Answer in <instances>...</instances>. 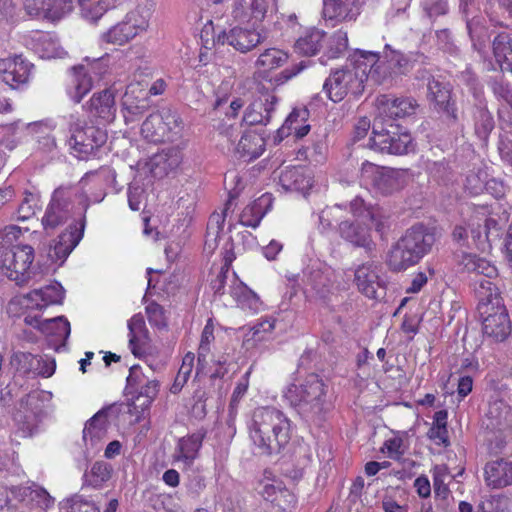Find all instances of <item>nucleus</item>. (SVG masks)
<instances>
[{
    "mask_svg": "<svg viewBox=\"0 0 512 512\" xmlns=\"http://www.w3.org/2000/svg\"><path fill=\"white\" fill-rule=\"evenodd\" d=\"M63 298V287L59 283H54L29 292L24 296V301L27 308L42 310L49 305L61 303Z\"/></svg>",
    "mask_w": 512,
    "mask_h": 512,
    "instance_id": "b1692460",
    "label": "nucleus"
},
{
    "mask_svg": "<svg viewBox=\"0 0 512 512\" xmlns=\"http://www.w3.org/2000/svg\"><path fill=\"white\" fill-rule=\"evenodd\" d=\"M72 0H46L44 18L59 20L72 10Z\"/></svg>",
    "mask_w": 512,
    "mask_h": 512,
    "instance_id": "4d7b16f0",
    "label": "nucleus"
},
{
    "mask_svg": "<svg viewBox=\"0 0 512 512\" xmlns=\"http://www.w3.org/2000/svg\"><path fill=\"white\" fill-rule=\"evenodd\" d=\"M471 244L484 249L485 242H492L502 234V226L494 218H486L484 224L479 219H473L470 225Z\"/></svg>",
    "mask_w": 512,
    "mask_h": 512,
    "instance_id": "a878e982",
    "label": "nucleus"
},
{
    "mask_svg": "<svg viewBox=\"0 0 512 512\" xmlns=\"http://www.w3.org/2000/svg\"><path fill=\"white\" fill-rule=\"evenodd\" d=\"M354 281L358 290L370 299H377L379 297L378 291L383 289V282L380 279V268L374 263L358 266L355 270Z\"/></svg>",
    "mask_w": 512,
    "mask_h": 512,
    "instance_id": "aec40b11",
    "label": "nucleus"
},
{
    "mask_svg": "<svg viewBox=\"0 0 512 512\" xmlns=\"http://www.w3.org/2000/svg\"><path fill=\"white\" fill-rule=\"evenodd\" d=\"M34 259L30 245L0 246V270L10 280L23 283Z\"/></svg>",
    "mask_w": 512,
    "mask_h": 512,
    "instance_id": "1a4fd4ad",
    "label": "nucleus"
},
{
    "mask_svg": "<svg viewBox=\"0 0 512 512\" xmlns=\"http://www.w3.org/2000/svg\"><path fill=\"white\" fill-rule=\"evenodd\" d=\"M360 181L370 185L383 195L392 194L406 184V174L402 170L380 167L365 161L360 169Z\"/></svg>",
    "mask_w": 512,
    "mask_h": 512,
    "instance_id": "6e6552de",
    "label": "nucleus"
},
{
    "mask_svg": "<svg viewBox=\"0 0 512 512\" xmlns=\"http://www.w3.org/2000/svg\"><path fill=\"white\" fill-rule=\"evenodd\" d=\"M377 52L357 49L349 57L358 71H365V81H371L376 85L383 84L390 77V66L381 61Z\"/></svg>",
    "mask_w": 512,
    "mask_h": 512,
    "instance_id": "4468645a",
    "label": "nucleus"
},
{
    "mask_svg": "<svg viewBox=\"0 0 512 512\" xmlns=\"http://www.w3.org/2000/svg\"><path fill=\"white\" fill-rule=\"evenodd\" d=\"M129 346L134 355L137 350L148 342V330L145 325L144 317L141 314L133 315L128 321Z\"/></svg>",
    "mask_w": 512,
    "mask_h": 512,
    "instance_id": "a18cd8bd",
    "label": "nucleus"
},
{
    "mask_svg": "<svg viewBox=\"0 0 512 512\" xmlns=\"http://www.w3.org/2000/svg\"><path fill=\"white\" fill-rule=\"evenodd\" d=\"M113 468L105 461H96L83 475L84 485L101 488L112 477Z\"/></svg>",
    "mask_w": 512,
    "mask_h": 512,
    "instance_id": "49530a36",
    "label": "nucleus"
},
{
    "mask_svg": "<svg viewBox=\"0 0 512 512\" xmlns=\"http://www.w3.org/2000/svg\"><path fill=\"white\" fill-rule=\"evenodd\" d=\"M485 416L489 429L502 431L512 426V407L503 399L491 400Z\"/></svg>",
    "mask_w": 512,
    "mask_h": 512,
    "instance_id": "c85d7f7f",
    "label": "nucleus"
},
{
    "mask_svg": "<svg viewBox=\"0 0 512 512\" xmlns=\"http://www.w3.org/2000/svg\"><path fill=\"white\" fill-rule=\"evenodd\" d=\"M183 159L178 147H168L150 158V172L155 178H163L177 170Z\"/></svg>",
    "mask_w": 512,
    "mask_h": 512,
    "instance_id": "412c9836",
    "label": "nucleus"
},
{
    "mask_svg": "<svg viewBox=\"0 0 512 512\" xmlns=\"http://www.w3.org/2000/svg\"><path fill=\"white\" fill-rule=\"evenodd\" d=\"M37 50L42 58H60L64 55L63 48L50 34L41 33L37 38Z\"/></svg>",
    "mask_w": 512,
    "mask_h": 512,
    "instance_id": "603ef678",
    "label": "nucleus"
},
{
    "mask_svg": "<svg viewBox=\"0 0 512 512\" xmlns=\"http://www.w3.org/2000/svg\"><path fill=\"white\" fill-rule=\"evenodd\" d=\"M308 117L309 111L306 108L293 109L279 129V133L282 135L294 134L296 138H303L310 131V125L306 124Z\"/></svg>",
    "mask_w": 512,
    "mask_h": 512,
    "instance_id": "58836bf2",
    "label": "nucleus"
},
{
    "mask_svg": "<svg viewBox=\"0 0 512 512\" xmlns=\"http://www.w3.org/2000/svg\"><path fill=\"white\" fill-rule=\"evenodd\" d=\"M483 316V332L496 341L505 340L511 332V325L505 307L502 304L494 306Z\"/></svg>",
    "mask_w": 512,
    "mask_h": 512,
    "instance_id": "a211bd4d",
    "label": "nucleus"
},
{
    "mask_svg": "<svg viewBox=\"0 0 512 512\" xmlns=\"http://www.w3.org/2000/svg\"><path fill=\"white\" fill-rule=\"evenodd\" d=\"M328 385L317 374H309L299 384H291L284 398L307 420L319 419L330 408Z\"/></svg>",
    "mask_w": 512,
    "mask_h": 512,
    "instance_id": "20e7f679",
    "label": "nucleus"
},
{
    "mask_svg": "<svg viewBox=\"0 0 512 512\" xmlns=\"http://www.w3.org/2000/svg\"><path fill=\"white\" fill-rule=\"evenodd\" d=\"M69 145L80 159L88 158L98 148L105 144L107 134L96 126H88L77 115L68 116Z\"/></svg>",
    "mask_w": 512,
    "mask_h": 512,
    "instance_id": "0eeeda50",
    "label": "nucleus"
},
{
    "mask_svg": "<svg viewBox=\"0 0 512 512\" xmlns=\"http://www.w3.org/2000/svg\"><path fill=\"white\" fill-rule=\"evenodd\" d=\"M264 151V138L252 131L245 132L235 147V155L247 162L259 158Z\"/></svg>",
    "mask_w": 512,
    "mask_h": 512,
    "instance_id": "473e14b6",
    "label": "nucleus"
},
{
    "mask_svg": "<svg viewBox=\"0 0 512 512\" xmlns=\"http://www.w3.org/2000/svg\"><path fill=\"white\" fill-rule=\"evenodd\" d=\"M272 205L271 194L265 193L247 205L240 214L239 221L243 226L256 228Z\"/></svg>",
    "mask_w": 512,
    "mask_h": 512,
    "instance_id": "f704fd0d",
    "label": "nucleus"
},
{
    "mask_svg": "<svg viewBox=\"0 0 512 512\" xmlns=\"http://www.w3.org/2000/svg\"><path fill=\"white\" fill-rule=\"evenodd\" d=\"M377 117L375 121L383 123L394 122L398 118L414 115L418 108L416 100L410 97H393L391 95H379L375 101Z\"/></svg>",
    "mask_w": 512,
    "mask_h": 512,
    "instance_id": "ddd939ff",
    "label": "nucleus"
},
{
    "mask_svg": "<svg viewBox=\"0 0 512 512\" xmlns=\"http://www.w3.org/2000/svg\"><path fill=\"white\" fill-rule=\"evenodd\" d=\"M434 497L438 509L446 512L453 500L452 492L448 487L447 479L452 478L445 465H436L432 470Z\"/></svg>",
    "mask_w": 512,
    "mask_h": 512,
    "instance_id": "bb28decb",
    "label": "nucleus"
},
{
    "mask_svg": "<svg viewBox=\"0 0 512 512\" xmlns=\"http://www.w3.org/2000/svg\"><path fill=\"white\" fill-rule=\"evenodd\" d=\"M264 37L256 30L240 26L233 27L228 32L220 31L213 39L215 44H228L241 53H247L262 43Z\"/></svg>",
    "mask_w": 512,
    "mask_h": 512,
    "instance_id": "2eb2a0df",
    "label": "nucleus"
},
{
    "mask_svg": "<svg viewBox=\"0 0 512 512\" xmlns=\"http://www.w3.org/2000/svg\"><path fill=\"white\" fill-rule=\"evenodd\" d=\"M325 33L319 29H311L301 36L295 43L296 50L304 55L312 56L319 52L323 46Z\"/></svg>",
    "mask_w": 512,
    "mask_h": 512,
    "instance_id": "09e8293b",
    "label": "nucleus"
},
{
    "mask_svg": "<svg viewBox=\"0 0 512 512\" xmlns=\"http://www.w3.org/2000/svg\"><path fill=\"white\" fill-rule=\"evenodd\" d=\"M44 397L43 391L34 390L19 400L13 418L24 437L37 432L44 417Z\"/></svg>",
    "mask_w": 512,
    "mask_h": 512,
    "instance_id": "9d476101",
    "label": "nucleus"
},
{
    "mask_svg": "<svg viewBox=\"0 0 512 512\" xmlns=\"http://www.w3.org/2000/svg\"><path fill=\"white\" fill-rule=\"evenodd\" d=\"M203 438L204 434L198 432L179 439L174 453L175 460L191 465L198 456Z\"/></svg>",
    "mask_w": 512,
    "mask_h": 512,
    "instance_id": "4c0bfd02",
    "label": "nucleus"
},
{
    "mask_svg": "<svg viewBox=\"0 0 512 512\" xmlns=\"http://www.w3.org/2000/svg\"><path fill=\"white\" fill-rule=\"evenodd\" d=\"M459 264L467 272L476 273L486 278H494L498 273L497 268L490 261L471 253H462Z\"/></svg>",
    "mask_w": 512,
    "mask_h": 512,
    "instance_id": "37998d69",
    "label": "nucleus"
},
{
    "mask_svg": "<svg viewBox=\"0 0 512 512\" xmlns=\"http://www.w3.org/2000/svg\"><path fill=\"white\" fill-rule=\"evenodd\" d=\"M494 128L491 113L484 107L477 108L475 114V133L481 140H486Z\"/></svg>",
    "mask_w": 512,
    "mask_h": 512,
    "instance_id": "5fc2aeb1",
    "label": "nucleus"
},
{
    "mask_svg": "<svg viewBox=\"0 0 512 512\" xmlns=\"http://www.w3.org/2000/svg\"><path fill=\"white\" fill-rule=\"evenodd\" d=\"M146 199L144 188L138 184L133 183L128 188V204L131 210L139 211Z\"/></svg>",
    "mask_w": 512,
    "mask_h": 512,
    "instance_id": "774afa93",
    "label": "nucleus"
},
{
    "mask_svg": "<svg viewBox=\"0 0 512 512\" xmlns=\"http://www.w3.org/2000/svg\"><path fill=\"white\" fill-rule=\"evenodd\" d=\"M230 294L242 310L257 313L261 309L259 296L242 282L233 285Z\"/></svg>",
    "mask_w": 512,
    "mask_h": 512,
    "instance_id": "79ce46f5",
    "label": "nucleus"
},
{
    "mask_svg": "<svg viewBox=\"0 0 512 512\" xmlns=\"http://www.w3.org/2000/svg\"><path fill=\"white\" fill-rule=\"evenodd\" d=\"M492 49L497 63L512 71V38L508 33H499L492 42Z\"/></svg>",
    "mask_w": 512,
    "mask_h": 512,
    "instance_id": "de8ad7c7",
    "label": "nucleus"
},
{
    "mask_svg": "<svg viewBox=\"0 0 512 512\" xmlns=\"http://www.w3.org/2000/svg\"><path fill=\"white\" fill-rule=\"evenodd\" d=\"M112 406L100 409L90 418L83 429V440L87 448H97L106 437L108 430V414Z\"/></svg>",
    "mask_w": 512,
    "mask_h": 512,
    "instance_id": "5701e85b",
    "label": "nucleus"
},
{
    "mask_svg": "<svg viewBox=\"0 0 512 512\" xmlns=\"http://www.w3.org/2000/svg\"><path fill=\"white\" fill-rule=\"evenodd\" d=\"M361 10V0H328L324 4V14L329 19L352 21Z\"/></svg>",
    "mask_w": 512,
    "mask_h": 512,
    "instance_id": "2f4dec72",
    "label": "nucleus"
},
{
    "mask_svg": "<svg viewBox=\"0 0 512 512\" xmlns=\"http://www.w3.org/2000/svg\"><path fill=\"white\" fill-rule=\"evenodd\" d=\"M213 340L214 329L209 320L201 334V340L198 348V366H204V363L206 362V357L210 352V344L213 342ZM198 370L199 367H197V371Z\"/></svg>",
    "mask_w": 512,
    "mask_h": 512,
    "instance_id": "e2e57ef3",
    "label": "nucleus"
},
{
    "mask_svg": "<svg viewBox=\"0 0 512 512\" xmlns=\"http://www.w3.org/2000/svg\"><path fill=\"white\" fill-rule=\"evenodd\" d=\"M40 361L36 356L29 352H15L11 356V365L20 375H28L31 372H38L39 374L50 377L54 373L55 365L53 364L51 367H46L45 369H40Z\"/></svg>",
    "mask_w": 512,
    "mask_h": 512,
    "instance_id": "c9c22d12",
    "label": "nucleus"
},
{
    "mask_svg": "<svg viewBox=\"0 0 512 512\" xmlns=\"http://www.w3.org/2000/svg\"><path fill=\"white\" fill-rule=\"evenodd\" d=\"M331 271L319 267H308L303 273V283L305 291L325 297L332 285Z\"/></svg>",
    "mask_w": 512,
    "mask_h": 512,
    "instance_id": "72a5a7b5",
    "label": "nucleus"
},
{
    "mask_svg": "<svg viewBox=\"0 0 512 512\" xmlns=\"http://www.w3.org/2000/svg\"><path fill=\"white\" fill-rule=\"evenodd\" d=\"M365 77V71H358L357 66L350 61V65L330 73L324 81L323 91L334 103L341 102L349 94L359 97L364 91Z\"/></svg>",
    "mask_w": 512,
    "mask_h": 512,
    "instance_id": "423d86ee",
    "label": "nucleus"
},
{
    "mask_svg": "<svg viewBox=\"0 0 512 512\" xmlns=\"http://www.w3.org/2000/svg\"><path fill=\"white\" fill-rule=\"evenodd\" d=\"M144 376L141 374V368L138 365H134L129 369V375L127 377V386L133 388L140 386L139 396L145 398L144 405H150L154 398L157 396L159 391V383L156 380H147L144 384Z\"/></svg>",
    "mask_w": 512,
    "mask_h": 512,
    "instance_id": "e433bc0d",
    "label": "nucleus"
},
{
    "mask_svg": "<svg viewBox=\"0 0 512 512\" xmlns=\"http://www.w3.org/2000/svg\"><path fill=\"white\" fill-rule=\"evenodd\" d=\"M280 183L289 191H304L311 187V178L306 176L302 167H292L281 172Z\"/></svg>",
    "mask_w": 512,
    "mask_h": 512,
    "instance_id": "c03bdc74",
    "label": "nucleus"
},
{
    "mask_svg": "<svg viewBox=\"0 0 512 512\" xmlns=\"http://www.w3.org/2000/svg\"><path fill=\"white\" fill-rule=\"evenodd\" d=\"M21 491L22 496L28 498L31 502H34L42 509H47L54 503V499L41 487H26Z\"/></svg>",
    "mask_w": 512,
    "mask_h": 512,
    "instance_id": "bf43d9fd",
    "label": "nucleus"
},
{
    "mask_svg": "<svg viewBox=\"0 0 512 512\" xmlns=\"http://www.w3.org/2000/svg\"><path fill=\"white\" fill-rule=\"evenodd\" d=\"M40 208V196L36 193L26 191L17 210V220L25 221L36 214Z\"/></svg>",
    "mask_w": 512,
    "mask_h": 512,
    "instance_id": "864d4df0",
    "label": "nucleus"
},
{
    "mask_svg": "<svg viewBox=\"0 0 512 512\" xmlns=\"http://www.w3.org/2000/svg\"><path fill=\"white\" fill-rule=\"evenodd\" d=\"M436 242L435 232L418 223L410 227L395 242L388 253L387 264L392 271H404L420 262L431 252Z\"/></svg>",
    "mask_w": 512,
    "mask_h": 512,
    "instance_id": "7ed1b4c3",
    "label": "nucleus"
},
{
    "mask_svg": "<svg viewBox=\"0 0 512 512\" xmlns=\"http://www.w3.org/2000/svg\"><path fill=\"white\" fill-rule=\"evenodd\" d=\"M249 437L259 454H279L289 443L292 423L288 416L273 406L256 408L248 425Z\"/></svg>",
    "mask_w": 512,
    "mask_h": 512,
    "instance_id": "f03ea898",
    "label": "nucleus"
},
{
    "mask_svg": "<svg viewBox=\"0 0 512 512\" xmlns=\"http://www.w3.org/2000/svg\"><path fill=\"white\" fill-rule=\"evenodd\" d=\"M33 64L22 56H15L0 62V77L11 88L16 89L29 81Z\"/></svg>",
    "mask_w": 512,
    "mask_h": 512,
    "instance_id": "f3484780",
    "label": "nucleus"
},
{
    "mask_svg": "<svg viewBox=\"0 0 512 512\" xmlns=\"http://www.w3.org/2000/svg\"><path fill=\"white\" fill-rule=\"evenodd\" d=\"M258 493L278 511H290L296 503V496L281 481L265 480L258 484Z\"/></svg>",
    "mask_w": 512,
    "mask_h": 512,
    "instance_id": "dca6fc26",
    "label": "nucleus"
},
{
    "mask_svg": "<svg viewBox=\"0 0 512 512\" xmlns=\"http://www.w3.org/2000/svg\"><path fill=\"white\" fill-rule=\"evenodd\" d=\"M348 48L347 32L338 30L329 38L327 46V55L329 58H337L341 56Z\"/></svg>",
    "mask_w": 512,
    "mask_h": 512,
    "instance_id": "680f3d73",
    "label": "nucleus"
},
{
    "mask_svg": "<svg viewBox=\"0 0 512 512\" xmlns=\"http://www.w3.org/2000/svg\"><path fill=\"white\" fill-rule=\"evenodd\" d=\"M428 99L434 104L435 109L444 113L447 118L456 122L458 119L454 103L451 102V90L447 84L435 78L429 80Z\"/></svg>",
    "mask_w": 512,
    "mask_h": 512,
    "instance_id": "4be33fe9",
    "label": "nucleus"
},
{
    "mask_svg": "<svg viewBox=\"0 0 512 512\" xmlns=\"http://www.w3.org/2000/svg\"><path fill=\"white\" fill-rule=\"evenodd\" d=\"M230 201L225 204L221 213L214 212L208 221L206 235L220 238L226 220V212L229 209Z\"/></svg>",
    "mask_w": 512,
    "mask_h": 512,
    "instance_id": "69168bd1",
    "label": "nucleus"
},
{
    "mask_svg": "<svg viewBox=\"0 0 512 512\" xmlns=\"http://www.w3.org/2000/svg\"><path fill=\"white\" fill-rule=\"evenodd\" d=\"M484 476L486 484L493 489L512 485V462L504 459L488 462Z\"/></svg>",
    "mask_w": 512,
    "mask_h": 512,
    "instance_id": "cd10ccee",
    "label": "nucleus"
},
{
    "mask_svg": "<svg viewBox=\"0 0 512 512\" xmlns=\"http://www.w3.org/2000/svg\"><path fill=\"white\" fill-rule=\"evenodd\" d=\"M71 70L72 87L69 89L68 93L74 102L79 103L91 90L93 82L88 68L84 65L75 66Z\"/></svg>",
    "mask_w": 512,
    "mask_h": 512,
    "instance_id": "a19ab883",
    "label": "nucleus"
},
{
    "mask_svg": "<svg viewBox=\"0 0 512 512\" xmlns=\"http://www.w3.org/2000/svg\"><path fill=\"white\" fill-rule=\"evenodd\" d=\"M338 233L342 239L356 247L369 249L372 244L370 228L358 221H341Z\"/></svg>",
    "mask_w": 512,
    "mask_h": 512,
    "instance_id": "7c9ffc66",
    "label": "nucleus"
},
{
    "mask_svg": "<svg viewBox=\"0 0 512 512\" xmlns=\"http://www.w3.org/2000/svg\"><path fill=\"white\" fill-rule=\"evenodd\" d=\"M92 117L111 122L116 116L115 95L111 89L94 93L86 106Z\"/></svg>",
    "mask_w": 512,
    "mask_h": 512,
    "instance_id": "393cba45",
    "label": "nucleus"
},
{
    "mask_svg": "<svg viewBox=\"0 0 512 512\" xmlns=\"http://www.w3.org/2000/svg\"><path fill=\"white\" fill-rule=\"evenodd\" d=\"M156 116L160 118L159 130H162V134H164L166 130L173 131L181 124V119L177 112L170 108H163L156 112Z\"/></svg>",
    "mask_w": 512,
    "mask_h": 512,
    "instance_id": "0e129e2a",
    "label": "nucleus"
},
{
    "mask_svg": "<svg viewBox=\"0 0 512 512\" xmlns=\"http://www.w3.org/2000/svg\"><path fill=\"white\" fill-rule=\"evenodd\" d=\"M389 62L390 69H397L400 73H406L411 68L412 58L400 51L393 50L389 45H385L383 56Z\"/></svg>",
    "mask_w": 512,
    "mask_h": 512,
    "instance_id": "6e6d98bb",
    "label": "nucleus"
},
{
    "mask_svg": "<svg viewBox=\"0 0 512 512\" xmlns=\"http://www.w3.org/2000/svg\"><path fill=\"white\" fill-rule=\"evenodd\" d=\"M88 206L86 196L77 187L61 186L54 190L42 217V225L46 232H50L69 222L54 246L58 259L65 260L81 241Z\"/></svg>",
    "mask_w": 512,
    "mask_h": 512,
    "instance_id": "f257e3e1",
    "label": "nucleus"
},
{
    "mask_svg": "<svg viewBox=\"0 0 512 512\" xmlns=\"http://www.w3.org/2000/svg\"><path fill=\"white\" fill-rule=\"evenodd\" d=\"M491 279L483 277L474 282V290L479 300L478 310L481 315L488 313L490 309H494V306L502 304L499 289Z\"/></svg>",
    "mask_w": 512,
    "mask_h": 512,
    "instance_id": "c756f323",
    "label": "nucleus"
},
{
    "mask_svg": "<svg viewBox=\"0 0 512 512\" xmlns=\"http://www.w3.org/2000/svg\"><path fill=\"white\" fill-rule=\"evenodd\" d=\"M24 322L26 325L38 328L46 334L54 333V330H56L55 333L58 336H64L65 338L70 334V323L63 316L41 321L38 316L26 315Z\"/></svg>",
    "mask_w": 512,
    "mask_h": 512,
    "instance_id": "ea45409f",
    "label": "nucleus"
},
{
    "mask_svg": "<svg viewBox=\"0 0 512 512\" xmlns=\"http://www.w3.org/2000/svg\"><path fill=\"white\" fill-rule=\"evenodd\" d=\"M489 87L498 101H502L512 107V85L502 77L490 80Z\"/></svg>",
    "mask_w": 512,
    "mask_h": 512,
    "instance_id": "052dcab7",
    "label": "nucleus"
},
{
    "mask_svg": "<svg viewBox=\"0 0 512 512\" xmlns=\"http://www.w3.org/2000/svg\"><path fill=\"white\" fill-rule=\"evenodd\" d=\"M369 147L381 153L403 155L414 150L411 134L400 125L375 121Z\"/></svg>",
    "mask_w": 512,
    "mask_h": 512,
    "instance_id": "39448f33",
    "label": "nucleus"
},
{
    "mask_svg": "<svg viewBox=\"0 0 512 512\" xmlns=\"http://www.w3.org/2000/svg\"><path fill=\"white\" fill-rule=\"evenodd\" d=\"M257 97L246 108L243 121L250 126L270 123L278 105V97L263 84L257 85Z\"/></svg>",
    "mask_w": 512,
    "mask_h": 512,
    "instance_id": "9b49d317",
    "label": "nucleus"
},
{
    "mask_svg": "<svg viewBox=\"0 0 512 512\" xmlns=\"http://www.w3.org/2000/svg\"><path fill=\"white\" fill-rule=\"evenodd\" d=\"M147 27L148 21L139 11H130L122 21L104 32L101 39L106 43L121 46L145 31Z\"/></svg>",
    "mask_w": 512,
    "mask_h": 512,
    "instance_id": "f8f14e48",
    "label": "nucleus"
},
{
    "mask_svg": "<svg viewBox=\"0 0 512 512\" xmlns=\"http://www.w3.org/2000/svg\"><path fill=\"white\" fill-rule=\"evenodd\" d=\"M267 9L268 4L266 0H233L231 16L234 21L255 25L263 21Z\"/></svg>",
    "mask_w": 512,
    "mask_h": 512,
    "instance_id": "6ab92c4d",
    "label": "nucleus"
},
{
    "mask_svg": "<svg viewBox=\"0 0 512 512\" xmlns=\"http://www.w3.org/2000/svg\"><path fill=\"white\" fill-rule=\"evenodd\" d=\"M345 220V209L338 204L326 207L319 214V225L323 232L336 226L339 228V223Z\"/></svg>",
    "mask_w": 512,
    "mask_h": 512,
    "instance_id": "3c124183",
    "label": "nucleus"
},
{
    "mask_svg": "<svg viewBox=\"0 0 512 512\" xmlns=\"http://www.w3.org/2000/svg\"><path fill=\"white\" fill-rule=\"evenodd\" d=\"M364 219H368L374 229L383 234L390 226V216L386 210L378 205H372Z\"/></svg>",
    "mask_w": 512,
    "mask_h": 512,
    "instance_id": "13d9d810",
    "label": "nucleus"
},
{
    "mask_svg": "<svg viewBox=\"0 0 512 512\" xmlns=\"http://www.w3.org/2000/svg\"><path fill=\"white\" fill-rule=\"evenodd\" d=\"M288 61V54L277 48L264 50L255 61V67L262 71L277 69Z\"/></svg>",
    "mask_w": 512,
    "mask_h": 512,
    "instance_id": "8fccbe9b",
    "label": "nucleus"
},
{
    "mask_svg": "<svg viewBox=\"0 0 512 512\" xmlns=\"http://www.w3.org/2000/svg\"><path fill=\"white\" fill-rule=\"evenodd\" d=\"M427 173L437 182H446L451 173L448 163L443 159L440 161H428L426 165Z\"/></svg>",
    "mask_w": 512,
    "mask_h": 512,
    "instance_id": "338daca9",
    "label": "nucleus"
}]
</instances>
